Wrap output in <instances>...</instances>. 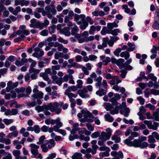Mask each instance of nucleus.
I'll return each instance as SVG.
<instances>
[{"mask_svg": "<svg viewBox=\"0 0 159 159\" xmlns=\"http://www.w3.org/2000/svg\"><path fill=\"white\" fill-rule=\"evenodd\" d=\"M77 116L79 119V120L81 122H92L93 120L90 118H88L89 117L91 116L94 119L95 123L96 125H99L100 124V121L98 118L97 117H92L91 113L86 109L82 110Z\"/></svg>", "mask_w": 159, "mask_h": 159, "instance_id": "obj_1", "label": "nucleus"}, {"mask_svg": "<svg viewBox=\"0 0 159 159\" xmlns=\"http://www.w3.org/2000/svg\"><path fill=\"white\" fill-rule=\"evenodd\" d=\"M130 139H127L124 140V143L129 147H134L135 148H140L141 149L147 148L148 146V143L146 142H141L138 139H135L132 141Z\"/></svg>", "mask_w": 159, "mask_h": 159, "instance_id": "obj_2", "label": "nucleus"}, {"mask_svg": "<svg viewBox=\"0 0 159 159\" xmlns=\"http://www.w3.org/2000/svg\"><path fill=\"white\" fill-rule=\"evenodd\" d=\"M36 19L34 18L31 20L30 24L29 25L31 28L42 30L44 28L47 27L49 24V21L46 17L44 18V20L43 23L39 21L36 22Z\"/></svg>", "mask_w": 159, "mask_h": 159, "instance_id": "obj_3", "label": "nucleus"}, {"mask_svg": "<svg viewBox=\"0 0 159 159\" xmlns=\"http://www.w3.org/2000/svg\"><path fill=\"white\" fill-rule=\"evenodd\" d=\"M86 16L84 14L80 15L75 14L74 16V20L76 23L80 25V28L81 30H84L88 26V24L85 20Z\"/></svg>", "mask_w": 159, "mask_h": 159, "instance_id": "obj_4", "label": "nucleus"}, {"mask_svg": "<svg viewBox=\"0 0 159 159\" xmlns=\"http://www.w3.org/2000/svg\"><path fill=\"white\" fill-rule=\"evenodd\" d=\"M55 145V143L53 139H50L49 141L45 140L43 144L41 145V148L42 151L46 152L48 151L49 149L53 147Z\"/></svg>", "mask_w": 159, "mask_h": 159, "instance_id": "obj_5", "label": "nucleus"}, {"mask_svg": "<svg viewBox=\"0 0 159 159\" xmlns=\"http://www.w3.org/2000/svg\"><path fill=\"white\" fill-rule=\"evenodd\" d=\"M60 105V104L57 102L49 103L46 105V109L49 110L52 112H55L56 114H59L61 110V107H58Z\"/></svg>", "mask_w": 159, "mask_h": 159, "instance_id": "obj_6", "label": "nucleus"}, {"mask_svg": "<svg viewBox=\"0 0 159 159\" xmlns=\"http://www.w3.org/2000/svg\"><path fill=\"white\" fill-rule=\"evenodd\" d=\"M25 90V89L24 87H21L20 88H17L15 89V91L18 93V98L27 97L29 95L31 92L32 90L31 87L30 86L27 87L26 89V94L24 93Z\"/></svg>", "mask_w": 159, "mask_h": 159, "instance_id": "obj_7", "label": "nucleus"}, {"mask_svg": "<svg viewBox=\"0 0 159 159\" xmlns=\"http://www.w3.org/2000/svg\"><path fill=\"white\" fill-rule=\"evenodd\" d=\"M38 86L37 85L34 86L33 91L34 93L31 95L32 99L35 100L37 98L42 99L43 98V93L41 91H39L38 89Z\"/></svg>", "mask_w": 159, "mask_h": 159, "instance_id": "obj_8", "label": "nucleus"}, {"mask_svg": "<svg viewBox=\"0 0 159 159\" xmlns=\"http://www.w3.org/2000/svg\"><path fill=\"white\" fill-rule=\"evenodd\" d=\"M143 123L144 124L147 125L148 129H153V130H156L158 126V124L156 122H154L153 125L152 124V122L150 121L147 120H144Z\"/></svg>", "mask_w": 159, "mask_h": 159, "instance_id": "obj_9", "label": "nucleus"}, {"mask_svg": "<svg viewBox=\"0 0 159 159\" xmlns=\"http://www.w3.org/2000/svg\"><path fill=\"white\" fill-rule=\"evenodd\" d=\"M77 92L80 96L83 98H88L89 97L86 88H84L82 89L78 90Z\"/></svg>", "mask_w": 159, "mask_h": 159, "instance_id": "obj_10", "label": "nucleus"}, {"mask_svg": "<svg viewBox=\"0 0 159 159\" xmlns=\"http://www.w3.org/2000/svg\"><path fill=\"white\" fill-rule=\"evenodd\" d=\"M5 134L3 132L0 133V143H5L6 145H9L11 143V140L6 139L4 137Z\"/></svg>", "mask_w": 159, "mask_h": 159, "instance_id": "obj_11", "label": "nucleus"}, {"mask_svg": "<svg viewBox=\"0 0 159 159\" xmlns=\"http://www.w3.org/2000/svg\"><path fill=\"white\" fill-rule=\"evenodd\" d=\"M30 146L31 148V152L33 155H36L38 153V149L39 148V146L34 143H31Z\"/></svg>", "mask_w": 159, "mask_h": 159, "instance_id": "obj_12", "label": "nucleus"}, {"mask_svg": "<svg viewBox=\"0 0 159 159\" xmlns=\"http://www.w3.org/2000/svg\"><path fill=\"white\" fill-rule=\"evenodd\" d=\"M110 138V137L106 134V132L103 131L99 136V139L103 140L104 141H106L109 140Z\"/></svg>", "mask_w": 159, "mask_h": 159, "instance_id": "obj_13", "label": "nucleus"}, {"mask_svg": "<svg viewBox=\"0 0 159 159\" xmlns=\"http://www.w3.org/2000/svg\"><path fill=\"white\" fill-rule=\"evenodd\" d=\"M121 82V80H119V78L117 76H115L113 79L110 81V84L111 85H114L115 84H118L119 83Z\"/></svg>", "mask_w": 159, "mask_h": 159, "instance_id": "obj_14", "label": "nucleus"}, {"mask_svg": "<svg viewBox=\"0 0 159 159\" xmlns=\"http://www.w3.org/2000/svg\"><path fill=\"white\" fill-rule=\"evenodd\" d=\"M70 28L68 27H64L61 30V32L65 36H69L70 35Z\"/></svg>", "mask_w": 159, "mask_h": 159, "instance_id": "obj_15", "label": "nucleus"}, {"mask_svg": "<svg viewBox=\"0 0 159 159\" xmlns=\"http://www.w3.org/2000/svg\"><path fill=\"white\" fill-rule=\"evenodd\" d=\"M79 134H84L85 135H89L91 134V132L87 130V129L84 128L80 129L79 131Z\"/></svg>", "mask_w": 159, "mask_h": 159, "instance_id": "obj_16", "label": "nucleus"}, {"mask_svg": "<svg viewBox=\"0 0 159 159\" xmlns=\"http://www.w3.org/2000/svg\"><path fill=\"white\" fill-rule=\"evenodd\" d=\"M46 104L43 105L42 106H37L35 107V109L38 112L43 111L44 109H46Z\"/></svg>", "mask_w": 159, "mask_h": 159, "instance_id": "obj_17", "label": "nucleus"}, {"mask_svg": "<svg viewBox=\"0 0 159 159\" xmlns=\"http://www.w3.org/2000/svg\"><path fill=\"white\" fill-rule=\"evenodd\" d=\"M79 124L78 123H75L73 124L72 129L70 131L71 134H73L75 133L76 132L79 130Z\"/></svg>", "mask_w": 159, "mask_h": 159, "instance_id": "obj_18", "label": "nucleus"}, {"mask_svg": "<svg viewBox=\"0 0 159 159\" xmlns=\"http://www.w3.org/2000/svg\"><path fill=\"white\" fill-rule=\"evenodd\" d=\"M65 94L67 95L70 99L72 98H76L77 96V94H74L71 93V92L66 90H65Z\"/></svg>", "mask_w": 159, "mask_h": 159, "instance_id": "obj_19", "label": "nucleus"}, {"mask_svg": "<svg viewBox=\"0 0 159 159\" xmlns=\"http://www.w3.org/2000/svg\"><path fill=\"white\" fill-rule=\"evenodd\" d=\"M44 51L42 49H41L40 51H39V52H34L32 55L33 57L38 58L44 55Z\"/></svg>", "mask_w": 159, "mask_h": 159, "instance_id": "obj_20", "label": "nucleus"}, {"mask_svg": "<svg viewBox=\"0 0 159 159\" xmlns=\"http://www.w3.org/2000/svg\"><path fill=\"white\" fill-rule=\"evenodd\" d=\"M25 104H26V106L28 107L29 108H30L31 107H33L36 105V102L35 100H32L31 101H29L26 102L25 103Z\"/></svg>", "mask_w": 159, "mask_h": 159, "instance_id": "obj_21", "label": "nucleus"}, {"mask_svg": "<svg viewBox=\"0 0 159 159\" xmlns=\"http://www.w3.org/2000/svg\"><path fill=\"white\" fill-rule=\"evenodd\" d=\"M18 135V132L17 131H13L12 133H9L7 136V139H11L13 137H16Z\"/></svg>", "mask_w": 159, "mask_h": 159, "instance_id": "obj_22", "label": "nucleus"}, {"mask_svg": "<svg viewBox=\"0 0 159 159\" xmlns=\"http://www.w3.org/2000/svg\"><path fill=\"white\" fill-rule=\"evenodd\" d=\"M111 30H109L107 27L104 26L101 31V34L102 35H105L107 34H110Z\"/></svg>", "mask_w": 159, "mask_h": 159, "instance_id": "obj_23", "label": "nucleus"}, {"mask_svg": "<svg viewBox=\"0 0 159 159\" xmlns=\"http://www.w3.org/2000/svg\"><path fill=\"white\" fill-rule=\"evenodd\" d=\"M40 76L43 78V79L48 82L49 84H50L51 81L48 77V75L45 73H41L40 74Z\"/></svg>", "mask_w": 159, "mask_h": 159, "instance_id": "obj_24", "label": "nucleus"}, {"mask_svg": "<svg viewBox=\"0 0 159 159\" xmlns=\"http://www.w3.org/2000/svg\"><path fill=\"white\" fill-rule=\"evenodd\" d=\"M107 27L108 29L111 30L113 28L118 27V25L115 22L113 23H109L107 24Z\"/></svg>", "mask_w": 159, "mask_h": 159, "instance_id": "obj_25", "label": "nucleus"}, {"mask_svg": "<svg viewBox=\"0 0 159 159\" xmlns=\"http://www.w3.org/2000/svg\"><path fill=\"white\" fill-rule=\"evenodd\" d=\"M54 125L56 124V126H57L58 127H61L63 126L62 123L60 121V119L59 118H57L55 120H53Z\"/></svg>", "mask_w": 159, "mask_h": 159, "instance_id": "obj_26", "label": "nucleus"}, {"mask_svg": "<svg viewBox=\"0 0 159 159\" xmlns=\"http://www.w3.org/2000/svg\"><path fill=\"white\" fill-rule=\"evenodd\" d=\"M72 159H83L82 154L80 153L76 152L72 157Z\"/></svg>", "mask_w": 159, "mask_h": 159, "instance_id": "obj_27", "label": "nucleus"}, {"mask_svg": "<svg viewBox=\"0 0 159 159\" xmlns=\"http://www.w3.org/2000/svg\"><path fill=\"white\" fill-rule=\"evenodd\" d=\"M139 133L134 131H132L131 133V136H129L128 139H130V140H133L134 137H139Z\"/></svg>", "mask_w": 159, "mask_h": 159, "instance_id": "obj_28", "label": "nucleus"}, {"mask_svg": "<svg viewBox=\"0 0 159 159\" xmlns=\"http://www.w3.org/2000/svg\"><path fill=\"white\" fill-rule=\"evenodd\" d=\"M53 45L55 47H57V50L59 51H62L64 48L62 44H60L57 42H55Z\"/></svg>", "mask_w": 159, "mask_h": 159, "instance_id": "obj_29", "label": "nucleus"}, {"mask_svg": "<svg viewBox=\"0 0 159 159\" xmlns=\"http://www.w3.org/2000/svg\"><path fill=\"white\" fill-rule=\"evenodd\" d=\"M104 118L106 121L110 122H112L114 120L113 118L108 113L105 115Z\"/></svg>", "mask_w": 159, "mask_h": 159, "instance_id": "obj_30", "label": "nucleus"}, {"mask_svg": "<svg viewBox=\"0 0 159 159\" xmlns=\"http://www.w3.org/2000/svg\"><path fill=\"white\" fill-rule=\"evenodd\" d=\"M120 56L122 57H124L125 59H127L129 58L130 55L128 52L124 51L120 53Z\"/></svg>", "mask_w": 159, "mask_h": 159, "instance_id": "obj_31", "label": "nucleus"}, {"mask_svg": "<svg viewBox=\"0 0 159 159\" xmlns=\"http://www.w3.org/2000/svg\"><path fill=\"white\" fill-rule=\"evenodd\" d=\"M12 154L16 159H18L21 153L20 150H16L13 151Z\"/></svg>", "mask_w": 159, "mask_h": 159, "instance_id": "obj_32", "label": "nucleus"}, {"mask_svg": "<svg viewBox=\"0 0 159 159\" xmlns=\"http://www.w3.org/2000/svg\"><path fill=\"white\" fill-rule=\"evenodd\" d=\"M106 90L102 89H100L96 92V94L99 96H102L106 94Z\"/></svg>", "mask_w": 159, "mask_h": 159, "instance_id": "obj_33", "label": "nucleus"}, {"mask_svg": "<svg viewBox=\"0 0 159 159\" xmlns=\"http://www.w3.org/2000/svg\"><path fill=\"white\" fill-rule=\"evenodd\" d=\"M127 45L129 47V48L127 49L128 51H134L136 48V46L131 43H128Z\"/></svg>", "mask_w": 159, "mask_h": 159, "instance_id": "obj_34", "label": "nucleus"}, {"mask_svg": "<svg viewBox=\"0 0 159 159\" xmlns=\"http://www.w3.org/2000/svg\"><path fill=\"white\" fill-rule=\"evenodd\" d=\"M10 106L11 107L13 106L14 107L18 108L23 106V105H18L17 102L15 101H13L11 102L10 104Z\"/></svg>", "mask_w": 159, "mask_h": 159, "instance_id": "obj_35", "label": "nucleus"}, {"mask_svg": "<svg viewBox=\"0 0 159 159\" xmlns=\"http://www.w3.org/2000/svg\"><path fill=\"white\" fill-rule=\"evenodd\" d=\"M79 30L78 27L75 25L74 27L71 29V34L73 35H75Z\"/></svg>", "mask_w": 159, "mask_h": 159, "instance_id": "obj_36", "label": "nucleus"}, {"mask_svg": "<svg viewBox=\"0 0 159 159\" xmlns=\"http://www.w3.org/2000/svg\"><path fill=\"white\" fill-rule=\"evenodd\" d=\"M120 33V30L118 29H115L113 30H111L110 34L114 36H116Z\"/></svg>", "mask_w": 159, "mask_h": 159, "instance_id": "obj_37", "label": "nucleus"}, {"mask_svg": "<svg viewBox=\"0 0 159 159\" xmlns=\"http://www.w3.org/2000/svg\"><path fill=\"white\" fill-rule=\"evenodd\" d=\"M112 140L114 141L116 143H119L120 141V138L116 135H114L111 137Z\"/></svg>", "mask_w": 159, "mask_h": 159, "instance_id": "obj_38", "label": "nucleus"}, {"mask_svg": "<svg viewBox=\"0 0 159 159\" xmlns=\"http://www.w3.org/2000/svg\"><path fill=\"white\" fill-rule=\"evenodd\" d=\"M28 61L30 63H31V64L30 65V68H32L35 67L37 64V63L35 61L33 60L32 59L30 58H29Z\"/></svg>", "mask_w": 159, "mask_h": 159, "instance_id": "obj_39", "label": "nucleus"}, {"mask_svg": "<svg viewBox=\"0 0 159 159\" xmlns=\"http://www.w3.org/2000/svg\"><path fill=\"white\" fill-rule=\"evenodd\" d=\"M40 71V70L39 69H35L34 68H30L29 70V72L30 73H34V74H39Z\"/></svg>", "mask_w": 159, "mask_h": 159, "instance_id": "obj_40", "label": "nucleus"}, {"mask_svg": "<svg viewBox=\"0 0 159 159\" xmlns=\"http://www.w3.org/2000/svg\"><path fill=\"white\" fill-rule=\"evenodd\" d=\"M45 137L44 135L41 136L39 139V141L37 142V144L39 145H41L45 141Z\"/></svg>", "mask_w": 159, "mask_h": 159, "instance_id": "obj_41", "label": "nucleus"}, {"mask_svg": "<svg viewBox=\"0 0 159 159\" xmlns=\"http://www.w3.org/2000/svg\"><path fill=\"white\" fill-rule=\"evenodd\" d=\"M79 139L81 140H84L86 142H88L90 138L89 136L85 137L83 134H79Z\"/></svg>", "mask_w": 159, "mask_h": 159, "instance_id": "obj_42", "label": "nucleus"}, {"mask_svg": "<svg viewBox=\"0 0 159 159\" xmlns=\"http://www.w3.org/2000/svg\"><path fill=\"white\" fill-rule=\"evenodd\" d=\"M95 31H96V26L91 25L90 27V29L89 30V33L90 34H94Z\"/></svg>", "mask_w": 159, "mask_h": 159, "instance_id": "obj_43", "label": "nucleus"}, {"mask_svg": "<svg viewBox=\"0 0 159 159\" xmlns=\"http://www.w3.org/2000/svg\"><path fill=\"white\" fill-rule=\"evenodd\" d=\"M119 107L118 106L116 107L113 110L111 111L110 112V114L112 115L118 114L119 113Z\"/></svg>", "mask_w": 159, "mask_h": 159, "instance_id": "obj_44", "label": "nucleus"}, {"mask_svg": "<svg viewBox=\"0 0 159 159\" xmlns=\"http://www.w3.org/2000/svg\"><path fill=\"white\" fill-rule=\"evenodd\" d=\"M78 88L76 86L73 85L70 87H69L66 90L69 91L70 92L73 91L75 92L77 90Z\"/></svg>", "mask_w": 159, "mask_h": 159, "instance_id": "obj_45", "label": "nucleus"}, {"mask_svg": "<svg viewBox=\"0 0 159 159\" xmlns=\"http://www.w3.org/2000/svg\"><path fill=\"white\" fill-rule=\"evenodd\" d=\"M62 52H57L54 55V58L56 59H58L60 58H63Z\"/></svg>", "mask_w": 159, "mask_h": 159, "instance_id": "obj_46", "label": "nucleus"}, {"mask_svg": "<svg viewBox=\"0 0 159 159\" xmlns=\"http://www.w3.org/2000/svg\"><path fill=\"white\" fill-rule=\"evenodd\" d=\"M109 39L108 37L104 38L102 39V45L104 48H106L107 46L108 40Z\"/></svg>", "mask_w": 159, "mask_h": 159, "instance_id": "obj_47", "label": "nucleus"}, {"mask_svg": "<svg viewBox=\"0 0 159 159\" xmlns=\"http://www.w3.org/2000/svg\"><path fill=\"white\" fill-rule=\"evenodd\" d=\"M86 22H87L89 24V23L90 25H92L93 24L94 21L89 16H87L85 17Z\"/></svg>", "mask_w": 159, "mask_h": 159, "instance_id": "obj_48", "label": "nucleus"}, {"mask_svg": "<svg viewBox=\"0 0 159 159\" xmlns=\"http://www.w3.org/2000/svg\"><path fill=\"white\" fill-rule=\"evenodd\" d=\"M122 60H121L120 61H118L117 62H116V65L118 66L119 68L120 69H122L123 67V63L125 61L124 59H123L120 58Z\"/></svg>", "mask_w": 159, "mask_h": 159, "instance_id": "obj_49", "label": "nucleus"}, {"mask_svg": "<svg viewBox=\"0 0 159 159\" xmlns=\"http://www.w3.org/2000/svg\"><path fill=\"white\" fill-rule=\"evenodd\" d=\"M113 108V106L110 103L106 104L105 105V108L107 111H111V109Z\"/></svg>", "mask_w": 159, "mask_h": 159, "instance_id": "obj_50", "label": "nucleus"}, {"mask_svg": "<svg viewBox=\"0 0 159 159\" xmlns=\"http://www.w3.org/2000/svg\"><path fill=\"white\" fill-rule=\"evenodd\" d=\"M148 142L150 143H154L155 141L156 140L154 137L152 135H149L148 137Z\"/></svg>", "mask_w": 159, "mask_h": 159, "instance_id": "obj_51", "label": "nucleus"}, {"mask_svg": "<svg viewBox=\"0 0 159 159\" xmlns=\"http://www.w3.org/2000/svg\"><path fill=\"white\" fill-rule=\"evenodd\" d=\"M111 62V59L109 57H106L102 61V63L103 65H107L108 62Z\"/></svg>", "mask_w": 159, "mask_h": 159, "instance_id": "obj_52", "label": "nucleus"}, {"mask_svg": "<svg viewBox=\"0 0 159 159\" xmlns=\"http://www.w3.org/2000/svg\"><path fill=\"white\" fill-rule=\"evenodd\" d=\"M110 101L111 102L113 105L116 106L118 104V103L117 102V100L115 97L111 98L110 100Z\"/></svg>", "mask_w": 159, "mask_h": 159, "instance_id": "obj_53", "label": "nucleus"}, {"mask_svg": "<svg viewBox=\"0 0 159 159\" xmlns=\"http://www.w3.org/2000/svg\"><path fill=\"white\" fill-rule=\"evenodd\" d=\"M40 34L43 36H47L48 34V31L45 29L41 31L40 33Z\"/></svg>", "mask_w": 159, "mask_h": 159, "instance_id": "obj_54", "label": "nucleus"}, {"mask_svg": "<svg viewBox=\"0 0 159 159\" xmlns=\"http://www.w3.org/2000/svg\"><path fill=\"white\" fill-rule=\"evenodd\" d=\"M72 77V75H65L62 79L63 82H67L68 81L70 78Z\"/></svg>", "mask_w": 159, "mask_h": 159, "instance_id": "obj_55", "label": "nucleus"}, {"mask_svg": "<svg viewBox=\"0 0 159 159\" xmlns=\"http://www.w3.org/2000/svg\"><path fill=\"white\" fill-rule=\"evenodd\" d=\"M3 122L7 125H9L12 123L13 122V120L12 119H5L3 120Z\"/></svg>", "mask_w": 159, "mask_h": 159, "instance_id": "obj_56", "label": "nucleus"}, {"mask_svg": "<svg viewBox=\"0 0 159 159\" xmlns=\"http://www.w3.org/2000/svg\"><path fill=\"white\" fill-rule=\"evenodd\" d=\"M77 84L76 86L78 89L82 88L83 87V82L82 80H79L77 81Z\"/></svg>", "mask_w": 159, "mask_h": 159, "instance_id": "obj_57", "label": "nucleus"}, {"mask_svg": "<svg viewBox=\"0 0 159 159\" xmlns=\"http://www.w3.org/2000/svg\"><path fill=\"white\" fill-rule=\"evenodd\" d=\"M159 20V10H156L155 15L154 21H158Z\"/></svg>", "mask_w": 159, "mask_h": 159, "instance_id": "obj_58", "label": "nucleus"}, {"mask_svg": "<svg viewBox=\"0 0 159 159\" xmlns=\"http://www.w3.org/2000/svg\"><path fill=\"white\" fill-rule=\"evenodd\" d=\"M53 119H46L45 120V123L47 125H54Z\"/></svg>", "mask_w": 159, "mask_h": 159, "instance_id": "obj_59", "label": "nucleus"}, {"mask_svg": "<svg viewBox=\"0 0 159 159\" xmlns=\"http://www.w3.org/2000/svg\"><path fill=\"white\" fill-rule=\"evenodd\" d=\"M148 77L149 79L152 80L154 81H156L157 79V78L152 74H149L148 76Z\"/></svg>", "mask_w": 159, "mask_h": 159, "instance_id": "obj_60", "label": "nucleus"}, {"mask_svg": "<svg viewBox=\"0 0 159 159\" xmlns=\"http://www.w3.org/2000/svg\"><path fill=\"white\" fill-rule=\"evenodd\" d=\"M99 150L100 151H104L107 150L110 151V150L109 148L106 146L105 145L102 146L99 148Z\"/></svg>", "mask_w": 159, "mask_h": 159, "instance_id": "obj_61", "label": "nucleus"}, {"mask_svg": "<svg viewBox=\"0 0 159 159\" xmlns=\"http://www.w3.org/2000/svg\"><path fill=\"white\" fill-rule=\"evenodd\" d=\"M56 26L55 25H52L49 27L48 29L50 34H52L54 33Z\"/></svg>", "mask_w": 159, "mask_h": 159, "instance_id": "obj_62", "label": "nucleus"}, {"mask_svg": "<svg viewBox=\"0 0 159 159\" xmlns=\"http://www.w3.org/2000/svg\"><path fill=\"white\" fill-rule=\"evenodd\" d=\"M34 131L37 134L39 133L40 132V128L38 125H36L34 126Z\"/></svg>", "mask_w": 159, "mask_h": 159, "instance_id": "obj_63", "label": "nucleus"}, {"mask_svg": "<svg viewBox=\"0 0 159 159\" xmlns=\"http://www.w3.org/2000/svg\"><path fill=\"white\" fill-rule=\"evenodd\" d=\"M152 27L154 29L158 30L159 29V24L158 21H155L153 24Z\"/></svg>", "mask_w": 159, "mask_h": 159, "instance_id": "obj_64", "label": "nucleus"}]
</instances>
